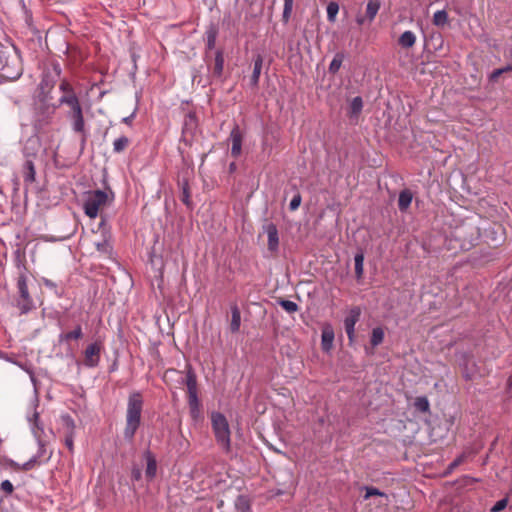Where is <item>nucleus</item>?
Wrapping results in <instances>:
<instances>
[{
    "label": "nucleus",
    "mask_w": 512,
    "mask_h": 512,
    "mask_svg": "<svg viewBox=\"0 0 512 512\" xmlns=\"http://www.w3.org/2000/svg\"><path fill=\"white\" fill-rule=\"evenodd\" d=\"M53 84L43 79L40 83V93L34 103L33 124L38 130H41L53 121L54 115L59 107L57 103H52L50 91Z\"/></svg>",
    "instance_id": "nucleus-1"
},
{
    "label": "nucleus",
    "mask_w": 512,
    "mask_h": 512,
    "mask_svg": "<svg viewBox=\"0 0 512 512\" xmlns=\"http://www.w3.org/2000/svg\"><path fill=\"white\" fill-rule=\"evenodd\" d=\"M143 408V397L140 392H133L129 395L126 410V426L124 428V437L132 441L137 429L141 423V413Z\"/></svg>",
    "instance_id": "nucleus-2"
},
{
    "label": "nucleus",
    "mask_w": 512,
    "mask_h": 512,
    "mask_svg": "<svg viewBox=\"0 0 512 512\" xmlns=\"http://www.w3.org/2000/svg\"><path fill=\"white\" fill-rule=\"evenodd\" d=\"M480 236L481 228L473 221L466 220L454 228L451 241L457 242L461 250L468 251L476 245Z\"/></svg>",
    "instance_id": "nucleus-3"
},
{
    "label": "nucleus",
    "mask_w": 512,
    "mask_h": 512,
    "mask_svg": "<svg viewBox=\"0 0 512 512\" xmlns=\"http://www.w3.org/2000/svg\"><path fill=\"white\" fill-rule=\"evenodd\" d=\"M113 200L114 194L111 191H89L86 193L83 203L84 212L89 218L95 219L105 207L112 203Z\"/></svg>",
    "instance_id": "nucleus-4"
},
{
    "label": "nucleus",
    "mask_w": 512,
    "mask_h": 512,
    "mask_svg": "<svg viewBox=\"0 0 512 512\" xmlns=\"http://www.w3.org/2000/svg\"><path fill=\"white\" fill-rule=\"evenodd\" d=\"M211 425L215 439L226 452L230 451V427L226 417L220 412H213L211 414Z\"/></svg>",
    "instance_id": "nucleus-5"
},
{
    "label": "nucleus",
    "mask_w": 512,
    "mask_h": 512,
    "mask_svg": "<svg viewBox=\"0 0 512 512\" xmlns=\"http://www.w3.org/2000/svg\"><path fill=\"white\" fill-rule=\"evenodd\" d=\"M185 384L190 415L194 420H197L200 417L201 404L198 399L197 377L191 368L187 370Z\"/></svg>",
    "instance_id": "nucleus-6"
},
{
    "label": "nucleus",
    "mask_w": 512,
    "mask_h": 512,
    "mask_svg": "<svg viewBox=\"0 0 512 512\" xmlns=\"http://www.w3.org/2000/svg\"><path fill=\"white\" fill-rule=\"evenodd\" d=\"M23 72L20 57L16 52L7 54L2 66V76L8 80H17Z\"/></svg>",
    "instance_id": "nucleus-7"
},
{
    "label": "nucleus",
    "mask_w": 512,
    "mask_h": 512,
    "mask_svg": "<svg viewBox=\"0 0 512 512\" xmlns=\"http://www.w3.org/2000/svg\"><path fill=\"white\" fill-rule=\"evenodd\" d=\"M69 108L70 111L67 114V118L70 121L72 130L76 134L80 135L83 139H85L87 136V131L81 104Z\"/></svg>",
    "instance_id": "nucleus-8"
},
{
    "label": "nucleus",
    "mask_w": 512,
    "mask_h": 512,
    "mask_svg": "<svg viewBox=\"0 0 512 512\" xmlns=\"http://www.w3.org/2000/svg\"><path fill=\"white\" fill-rule=\"evenodd\" d=\"M17 288L19 292L17 306L21 313L25 314L33 308V300L28 291L27 277L25 275L22 274L18 277Z\"/></svg>",
    "instance_id": "nucleus-9"
},
{
    "label": "nucleus",
    "mask_w": 512,
    "mask_h": 512,
    "mask_svg": "<svg viewBox=\"0 0 512 512\" xmlns=\"http://www.w3.org/2000/svg\"><path fill=\"white\" fill-rule=\"evenodd\" d=\"M59 90L62 93L57 103L59 106L66 105L72 107L81 104L74 87L67 79L61 80Z\"/></svg>",
    "instance_id": "nucleus-10"
},
{
    "label": "nucleus",
    "mask_w": 512,
    "mask_h": 512,
    "mask_svg": "<svg viewBox=\"0 0 512 512\" xmlns=\"http://www.w3.org/2000/svg\"><path fill=\"white\" fill-rule=\"evenodd\" d=\"M483 236L491 245L498 246L505 240V229L499 223H492L483 228Z\"/></svg>",
    "instance_id": "nucleus-11"
},
{
    "label": "nucleus",
    "mask_w": 512,
    "mask_h": 512,
    "mask_svg": "<svg viewBox=\"0 0 512 512\" xmlns=\"http://www.w3.org/2000/svg\"><path fill=\"white\" fill-rule=\"evenodd\" d=\"M101 350L102 344L100 342H94L88 345L84 351L83 364L89 368L98 366L100 362Z\"/></svg>",
    "instance_id": "nucleus-12"
},
{
    "label": "nucleus",
    "mask_w": 512,
    "mask_h": 512,
    "mask_svg": "<svg viewBox=\"0 0 512 512\" xmlns=\"http://www.w3.org/2000/svg\"><path fill=\"white\" fill-rule=\"evenodd\" d=\"M360 316V307L354 306L349 310L348 315L344 319V327L350 343H352L355 339V325L359 321Z\"/></svg>",
    "instance_id": "nucleus-13"
},
{
    "label": "nucleus",
    "mask_w": 512,
    "mask_h": 512,
    "mask_svg": "<svg viewBox=\"0 0 512 512\" xmlns=\"http://www.w3.org/2000/svg\"><path fill=\"white\" fill-rule=\"evenodd\" d=\"M229 141L231 142V156L237 158L241 154L243 134L238 125H235L230 132Z\"/></svg>",
    "instance_id": "nucleus-14"
},
{
    "label": "nucleus",
    "mask_w": 512,
    "mask_h": 512,
    "mask_svg": "<svg viewBox=\"0 0 512 512\" xmlns=\"http://www.w3.org/2000/svg\"><path fill=\"white\" fill-rule=\"evenodd\" d=\"M365 495L364 499L367 500L368 498L372 496H377L380 498V500L377 502V506H384L388 505L389 498L388 495L382 491H380L378 488H375L373 486H366L364 487Z\"/></svg>",
    "instance_id": "nucleus-15"
},
{
    "label": "nucleus",
    "mask_w": 512,
    "mask_h": 512,
    "mask_svg": "<svg viewBox=\"0 0 512 512\" xmlns=\"http://www.w3.org/2000/svg\"><path fill=\"white\" fill-rule=\"evenodd\" d=\"M334 341V330L332 326L326 325L322 330L321 345L324 351H330Z\"/></svg>",
    "instance_id": "nucleus-16"
},
{
    "label": "nucleus",
    "mask_w": 512,
    "mask_h": 512,
    "mask_svg": "<svg viewBox=\"0 0 512 512\" xmlns=\"http://www.w3.org/2000/svg\"><path fill=\"white\" fill-rule=\"evenodd\" d=\"M63 421L67 428L64 443L65 446L72 452L74 447V421L69 416H64Z\"/></svg>",
    "instance_id": "nucleus-17"
},
{
    "label": "nucleus",
    "mask_w": 512,
    "mask_h": 512,
    "mask_svg": "<svg viewBox=\"0 0 512 512\" xmlns=\"http://www.w3.org/2000/svg\"><path fill=\"white\" fill-rule=\"evenodd\" d=\"M413 200V193L410 189H403L398 198V208L401 212H406Z\"/></svg>",
    "instance_id": "nucleus-18"
},
{
    "label": "nucleus",
    "mask_w": 512,
    "mask_h": 512,
    "mask_svg": "<svg viewBox=\"0 0 512 512\" xmlns=\"http://www.w3.org/2000/svg\"><path fill=\"white\" fill-rule=\"evenodd\" d=\"M266 231L268 236V249L274 252L277 250L279 244L278 230L274 224H269Z\"/></svg>",
    "instance_id": "nucleus-19"
},
{
    "label": "nucleus",
    "mask_w": 512,
    "mask_h": 512,
    "mask_svg": "<svg viewBox=\"0 0 512 512\" xmlns=\"http://www.w3.org/2000/svg\"><path fill=\"white\" fill-rule=\"evenodd\" d=\"M263 58L261 55H257L254 60L253 73L250 77V84L252 87H257L259 83V78L262 70Z\"/></svg>",
    "instance_id": "nucleus-20"
},
{
    "label": "nucleus",
    "mask_w": 512,
    "mask_h": 512,
    "mask_svg": "<svg viewBox=\"0 0 512 512\" xmlns=\"http://www.w3.org/2000/svg\"><path fill=\"white\" fill-rule=\"evenodd\" d=\"M416 40H417V37L415 35L414 32L408 30V31H405L403 32L399 39H398V44L402 47V48H411L415 45L416 43Z\"/></svg>",
    "instance_id": "nucleus-21"
},
{
    "label": "nucleus",
    "mask_w": 512,
    "mask_h": 512,
    "mask_svg": "<svg viewBox=\"0 0 512 512\" xmlns=\"http://www.w3.org/2000/svg\"><path fill=\"white\" fill-rule=\"evenodd\" d=\"M241 325V313L236 304L231 306L230 330L232 333L239 331Z\"/></svg>",
    "instance_id": "nucleus-22"
},
{
    "label": "nucleus",
    "mask_w": 512,
    "mask_h": 512,
    "mask_svg": "<svg viewBox=\"0 0 512 512\" xmlns=\"http://www.w3.org/2000/svg\"><path fill=\"white\" fill-rule=\"evenodd\" d=\"M145 458H146V462H147V467H146V470H145V475H146L147 478L153 479L155 477L156 471H157L156 459L153 456V454L151 452H149V451L145 453Z\"/></svg>",
    "instance_id": "nucleus-23"
},
{
    "label": "nucleus",
    "mask_w": 512,
    "mask_h": 512,
    "mask_svg": "<svg viewBox=\"0 0 512 512\" xmlns=\"http://www.w3.org/2000/svg\"><path fill=\"white\" fill-rule=\"evenodd\" d=\"M224 68V56L222 50H217L212 68L213 76L221 77Z\"/></svg>",
    "instance_id": "nucleus-24"
},
{
    "label": "nucleus",
    "mask_w": 512,
    "mask_h": 512,
    "mask_svg": "<svg viewBox=\"0 0 512 512\" xmlns=\"http://www.w3.org/2000/svg\"><path fill=\"white\" fill-rule=\"evenodd\" d=\"M83 337L82 328L80 325H77L73 331L62 333L59 336L60 342H69L71 340H79Z\"/></svg>",
    "instance_id": "nucleus-25"
},
{
    "label": "nucleus",
    "mask_w": 512,
    "mask_h": 512,
    "mask_svg": "<svg viewBox=\"0 0 512 512\" xmlns=\"http://www.w3.org/2000/svg\"><path fill=\"white\" fill-rule=\"evenodd\" d=\"M29 422L31 423V429L36 438H40L43 432V428L39 426V414L34 409L31 416L28 417Z\"/></svg>",
    "instance_id": "nucleus-26"
},
{
    "label": "nucleus",
    "mask_w": 512,
    "mask_h": 512,
    "mask_svg": "<svg viewBox=\"0 0 512 512\" xmlns=\"http://www.w3.org/2000/svg\"><path fill=\"white\" fill-rule=\"evenodd\" d=\"M380 9V2L378 0H369L366 7V18L372 22Z\"/></svg>",
    "instance_id": "nucleus-27"
},
{
    "label": "nucleus",
    "mask_w": 512,
    "mask_h": 512,
    "mask_svg": "<svg viewBox=\"0 0 512 512\" xmlns=\"http://www.w3.org/2000/svg\"><path fill=\"white\" fill-rule=\"evenodd\" d=\"M449 17L445 10H439L434 13L432 23L437 27H444L448 24Z\"/></svg>",
    "instance_id": "nucleus-28"
},
{
    "label": "nucleus",
    "mask_w": 512,
    "mask_h": 512,
    "mask_svg": "<svg viewBox=\"0 0 512 512\" xmlns=\"http://www.w3.org/2000/svg\"><path fill=\"white\" fill-rule=\"evenodd\" d=\"M355 262V274L357 279H361L364 272V255L363 253H357L354 257Z\"/></svg>",
    "instance_id": "nucleus-29"
},
{
    "label": "nucleus",
    "mask_w": 512,
    "mask_h": 512,
    "mask_svg": "<svg viewBox=\"0 0 512 512\" xmlns=\"http://www.w3.org/2000/svg\"><path fill=\"white\" fill-rule=\"evenodd\" d=\"M384 340V330L381 327H376L372 330L370 342L373 347L380 345Z\"/></svg>",
    "instance_id": "nucleus-30"
},
{
    "label": "nucleus",
    "mask_w": 512,
    "mask_h": 512,
    "mask_svg": "<svg viewBox=\"0 0 512 512\" xmlns=\"http://www.w3.org/2000/svg\"><path fill=\"white\" fill-rule=\"evenodd\" d=\"M343 60H344V54L340 53V52L337 53L329 65V72L331 74H336L339 71Z\"/></svg>",
    "instance_id": "nucleus-31"
},
{
    "label": "nucleus",
    "mask_w": 512,
    "mask_h": 512,
    "mask_svg": "<svg viewBox=\"0 0 512 512\" xmlns=\"http://www.w3.org/2000/svg\"><path fill=\"white\" fill-rule=\"evenodd\" d=\"M35 181V168L32 162H27L24 167V182L31 184Z\"/></svg>",
    "instance_id": "nucleus-32"
},
{
    "label": "nucleus",
    "mask_w": 512,
    "mask_h": 512,
    "mask_svg": "<svg viewBox=\"0 0 512 512\" xmlns=\"http://www.w3.org/2000/svg\"><path fill=\"white\" fill-rule=\"evenodd\" d=\"M250 503L244 496H238L235 501V512H250Z\"/></svg>",
    "instance_id": "nucleus-33"
},
{
    "label": "nucleus",
    "mask_w": 512,
    "mask_h": 512,
    "mask_svg": "<svg viewBox=\"0 0 512 512\" xmlns=\"http://www.w3.org/2000/svg\"><path fill=\"white\" fill-rule=\"evenodd\" d=\"M363 108V101L362 98L357 96L353 98L350 104V115L351 116H357Z\"/></svg>",
    "instance_id": "nucleus-34"
},
{
    "label": "nucleus",
    "mask_w": 512,
    "mask_h": 512,
    "mask_svg": "<svg viewBox=\"0 0 512 512\" xmlns=\"http://www.w3.org/2000/svg\"><path fill=\"white\" fill-rule=\"evenodd\" d=\"M339 12V5L336 2H330L327 6V19L329 22H335Z\"/></svg>",
    "instance_id": "nucleus-35"
},
{
    "label": "nucleus",
    "mask_w": 512,
    "mask_h": 512,
    "mask_svg": "<svg viewBox=\"0 0 512 512\" xmlns=\"http://www.w3.org/2000/svg\"><path fill=\"white\" fill-rule=\"evenodd\" d=\"M129 139L125 136L117 138L113 143V150L115 152H121L125 150L129 145Z\"/></svg>",
    "instance_id": "nucleus-36"
},
{
    "label": "nucleus",
    "mask_w": 512,
    "mask_h": 512,
    "mask_svg": "<svg viewBox=\"0 0 512 512\" xmlns=\"http://www.w3.org/2000/svg\"><path fill=\"white\" fill-rule=\"evenodd\" d=\"M182 197H181V200L182 202L186 205V206H190L191 205V200H190V191H189V185H188V182L186 179H183L182 183Z\"/></svg>",
    "instance_id": "nucleus-37"
},
{
    "label": "nucleus",
    "mask_w": 512,
    "mask_h": 512,
    "mask_svg": "<svg viewBox=\"0 0 512 512\" xmlns=\"http://www.w3.org/2000/svg\"><path fill=\"white\" fill-rule=\"evenodd\" d=\"M97 251L102 255H110L112 252V246L110 243L104 239L101 242L95 243Z\"/></svg>",
    "instance_id": "nucleus-38"
},
{
    "label": "nucleus",
    "mask_w": 512,
    "mask_h": 512,
    "mask_svg": "<svg viewBox=\"0 0 512 512\" xmlns=\"http://www.w3.org/2000/svg\"><path fill=\"white\" fill-rule=\"evenodd\" d=\"M216 38H217V30L215 28H210L206 32L207 48L209 50H212L215 47Z\"/></svg>",
    "instance_id": "nucleus-39"
},
{
    "label": "nucleus",
    "mask_w": 512,
    "mask_h": 512,
    "mask_svg": "<svg viewBox=\"0 0 512 512\" xmlns=\"http://www.w3.org/2000/svg\"><path fill=\"white\" fill-rule=\"evenodd\" d=\"M36 464V458H32L23 465H19L18 463L11 461L10 466L15 470L28 471L32 469Z\"/></svg>",
    "instance_id": "nucleus-40"
},
{
    "label": "nucleus",
    "mask_w": 512,
    "mask_h": 512,
    "mask_svg": "<svg viewBox=\"0 0 512 512\" xmlns=\"http://www.w3.org/2000/svg\"><path fill=\"white\" fill-rule=\"evenodd\" d=\"M278 303L288 313H294L298 310V305L293 301L281 299Z\"/></svg>",
    "instance_id": "nucleus-41"
},
{
    "label": "nucleus",
    "mask_w": 512,
    "mask_h": 512,
    "mask_svg": "<svg viewBox=\"0 0 512 512\" xmlns=\"http://www.w3.org/2000/svg\"><path fill=\"white\" fill-rule=\"evenodd\" d=\"M414 406L418 411L427 412L429 411V401L426 397H417L414 402Z\"/></svg>",
    "instance_id": "nucleus-42"
},
{
    "label": "nucleus",
    "mask_w": 512,
    "mask_h": 512,
    "mask_svg": "<svg viewBox=\"0 0 512 512\" xmlns=\"http://www.w3.org/2000/svg\"><path fill=\"white\" fill-rule=\"evenodd\" d=\"M293 3H294V0H284V9H283L282 17L285 22H288V20L291 16L292 9H293Z\"/></svg>",
    "instance_id": "nucleus-43"
},
{
    "label": "nucleus",
    "mask_w": 512,
    "mask_h": 512,
    "mask_svg": "<svg viewBox=\"0 0 512 512\" xmlns=\"http://www.w3.org/2000/svg\"><path fill=\"white\" fill-rule=\"evenodd\" d=\"M301 201H302V198H301V195L299 193L294 195V197L290 201V205H289L290 210L291 211L297 210L299 208L300 204H301Z\"/></svg>",
    "instance_id": "nucleus-44"
},
{
    "label": "nucleus",
    "mask_w": 512,
    "mask_h": 512,
    "mask_svg": "<svg viewBox=\"0 0 512 512\" xmlns=\"http://www.w3.org/2000/svg\"><path fill=\"white\" fill-rule=\"evenodd\" d=\"M508 504V500L506 498L501 499L495 503V505L491 508L492 512H500L506 508Z\"/></svg>",
    "instance_id": "nucleus-45"
},
{
    "label": "nucleus",
    "mask_w": 512,
    "mask_h": 512,
    "mask_svg": "<svg viewBox=\"0 0 512 512\" xmlns=\"http://www.w3.org/2000/svg\"><path fill=\"white\" fill-rule=\"evenodd\" d=\"M1 490L5 492V494L10 495L14 491L13 484L9 480H4L1 483Z\"/></svg>",
    "instance_id": "nucleus-46"
},
{
    "label": "nucleus",
    "mask_w": 512,
    "mask_h": 512,
    "mask_svg": "<svg viewBox=\"0 0 512 512\" xmlns=\"http://www.w3.org/2000/svg\"><path fill=\"white\" fill-rule=\"evenodd\" d=\"M465 460V454H462L460 455L459 457H457L449 466L450 469H454L456 468L457 466H459L460 464H462Z\"/></svg>",
    "instance_id": "nucleus-47"
},
{
    "label": "nucleus",
    "mask_w": 512,
    "mask_h": 512,
    "mask_svg": "<svg viewBox=\"0 0 512 512\" xmlns=\"http://www.w3.org/2000/svg\"><path fill=\"white\" fill-rule=\"evenodd\" d=\"M503 73H504V70H502V68L494 70L490 75V80L496 81L498 79V77H500Z\"/></svg>",
    "instance_id": "nucleus-48"
},
{
    "label": "nucleus",
    "mask_w": 512,
    "mask_h": 512,
    "mask_svg": "<svg viewBox=\"0 0 512 512\" xmlns=\"http://www.w3.org/2000/svg\"><path fill=\"white\" fill-rule=\"evenodd\" d=\"M366 19H367L366 16L365 17L359 16V17L356 18V22L358 23V25H363L364 21Z\"/></svg>",
    "instance_id": "nucleus-49"
},
{
    "label": "nucleus",
    "mask_w": 512,
    "mask_h": 512,
    "mask_svg": "<svg viewBox=\"0 0 512 512\" xmlns=\"http://www.w3.org/2000/svg\"><path fill=\"white\" fill-rule=\"evenodd\" d=\"M131 119H132V116L124 118L123 121L125 123H130Z\"/></svg>",
    "instance_id": "nucleus-50"
},
{
    "label": "nucleus",
    "mask_w": 512,
    "mask_h": 512,
    "mask_svg": "<svg viewBox=\"0 0 512 512\" xmlns=\"http://www.w3.org/2000/svg\"><path fill=\"white\" fill-rule=\"evenodd\" d=\"M235 170V163L234 162H231V165H230V171H234Z\"/></svg>",
    "instance_id": "nucleus-51"
},
{
    "label": "nucleus",
    "mask_w": 512,
    "mask_h": 512,
    "mask_svg": "<svg viewBox=\"0 0 512 512\" xmlns=\"http://www.w3.org/2000/svg\"><path fill=\"white\" fill-rule=\"evenodd\" d=\"M5 56V53L3 52L1 55H0V60L1 62H3V57Z\"/></svg>",
    "instance_id": "nucleus-52"
},
{
    "label": "nucleus",
    "mask_w": 512,
    "mask_h": 512,
    "mask_svg": "<svg viewBox=\"0 0 512 512\" xmlns=\"http://www.w3.org/2000/svg\"><path fill=\"white\" fill-rule=\"evenodd\" d=\"M509 384L511 385L512 384V378L509 379Z\"/></svg>",
    "instance_id": "nucleus-53"
}]
</instances>
